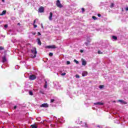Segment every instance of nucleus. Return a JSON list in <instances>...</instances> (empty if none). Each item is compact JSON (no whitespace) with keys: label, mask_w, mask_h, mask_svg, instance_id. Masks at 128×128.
I'll list each match as a JSON object with an SVG mask.
<instances>
[{"label":"nucleus","mask_w":128,"mask_h":128,"mask_svg":"<svg viewBox=\"0 0 128 128\" xmlns=\"http://www.w3.org/2000/svg\"><path fill=\"white\" fill-rule=\"evenodd\" d=\"M32 53L34 54V56H32L33 58L36 57V54H38V52H36V47H33L31 50Z\"/></svg>","instance_id":"obj_1"},{"label":"nucleus","mask_w":128,"mask_h":128,"mask_svg":"<svg viewBox=\"0 0 128 128\" xmlns=\"http://www.w3.org/2000/svg\"><path fill=\"white\" fill-rule=\"evenodd\" d=\"M56 6L58 8H63L62 4H60V0H57L56 2Z\"/></svg>","instance_id":"obj_2"},{"label":"nucleus","mask_w":128,"mask_h":128,"mask_svg":"<svg viewBox=\"0 0 128 128\" xmlns=\"http://www.w3.org/2000/svg\"><path fill=\"white\" fill-rule=\"evenodd\" d=\"M36 78V76L34 74L30 75L29 76V80H34Z\"/></svg>","instance_id":"obj_3"},{"label":"nucleus","mask_w":128,"mask_h":128,"mask_svg":"<svg viewBox=\"0 0 128 128\" xmlns=\"http://www.w3.org/2000/svg\"><path fill=\"white\" fill-rule=\"evenodd\" d=\"M38 12H44V6H41L40 7V8H38Z\"/></svg>","instance_id":"obj_4"},{"label":"nucleus","mask_w":128,"mask_h":128,"mask_svg":"<svg viewBox=\"0 0 128 128\" xmlns=\"http://www.w3.org/2000/svg\"><path fill=\"white\" fill-rule=\"evenodd\" d=\"M46 48H56V45L47 46Z\"/></svg>","instance_id":"obj_5"},{"label":"nucleus","mask_w":128,"mask_h":128,"mask_svg":"<svg viewBox=\"0 0 128 128\" xmlns=\"http://www.w3.org/2000/svg\"><path fill=\"white\" fill-rule=\"evenodd\" d=\"M82 66H86V60H84V59L82 58Z\"/></svg>","instance_id":"obj_6"},{"label":"nucleus","mask_w":128,"mask_h":128,"mask_svg":"<svg viewBox=\"0 0 128 128\" xmlns=\"http://www.w3.org/2000/svg\"><path fill=\"white\" fill-rule=\"evenodd\" d=\"M40 106L41 108H48V104H43Z\"/></svg>","instance_id":"obj_7"},{"label":"nucleus","mask_w":128,"mask_h":128,"mask_svg":"<svg viewBox=\"0 0 128 128\" xmlns=\"http://www.w3.org/2000/svg\"><path fill=\"white\" fill-rule=\"evenodd\" d=\"M118 102H121V104H126V102L124 101L123 100H118Z\"/></svg>","instance_id":"obj_8"},{"label":"nucleus","mask_w":128,"mask_h":128,"mask_svg":"<svg viewBox=\"0 0 128 128\" xmlns=\"http://www.w3.org/2000/svg\"><path fill=\"white\" fill-rule=\"evenodd\" d=\"M49 20H52V12H50L49 16Z\"/></svg>","instance_id":"obj_9"},{"label":"nucleus","mask_w":128,"mask_h":128,"mask_svg":"<svg viewBox=\"0 0 128 128\" xmlns=\"http://www.w3.org/2000/svg\"><path fill=\"white\" fill-rule=\"evenodd\" d=\"M38 40V44H39V46H42V42H40V38H38L37 39Z\"/></svg>","instance_id":"obj_10"},{"label":"nucleus","mask_w":128,"mask_h":128,"mask_svg":"<svg viewBox=\"0 0 128 128\" xmlns=\"http://www.w3.org/2000/svg\"><path fill=\"white\" fill-rule=\"evenodd\" d=\"M94 104H95V105L98 104L100 106H102V105H104V103H102V102H97L96 103H94Z\"/></svg>","instance_id":"obj_11"},{"label":"nucleus","mask_w":128,"mask_h":128,"mask_svg":"<svg viewBox=\"0 0 128 128\" xmlns=\"http://www.w3.org/2000/svg\"><path fill=\"white\" fill-rule=\"evenodd\" d=\"M88 76V72H84L82 73V76Z\"/></svg>","instance_id":"obj_12"},{"label":"nucleus","mask_w":128,"mask_h":128,"mask_svg":"<svg viewBox=\"0 0 128 128\" xmlns=\"http://www.w3.org/2000/svg\"><path fill=\"white\" fill-rule=\"evenodd\" d=\"M6 62V56H4L2 58V62Z\"/></svg>","instance_id":"obj_13"},{"label":"nucleus","mask_w":128,"mask_h":128,"mask_svg":"<svg viewBox=\"0 0 128 128\" xmlns=\"http://www.w3.org/2000/svg\"><path fill=\"white\" fill-rule=\"evenodd\" d=\"M6 14V10H3L2 13L0 14V16H4V14Z\"/></svg>","instance_id":"obj_14"},{"label":"nucleus","mask_w":128,"mask_h":128,"mask_svg":"<svg viewBox=\"0 0 128 128\" xmlns=\"http://www.w3.org/2000/svg\"><path fill=\"white\" fill-rule=\"evenodd\" d=\"M114 3H111V4L110 5V8H114Z\"/></svg>","instance_id":"obj_15"},{"label":"nucleus","mask_w":128,"mask_h":128,"mask_svg":"<svg viewBox=\"0 0 128 128\" xmlns=\"http://www.w3.org/2000/svg\"><path fill=\"white\" fill-rule=\"evenodd\" d=\"M112 38H113V40H118V37H116V36H112Z\"/></svg>","instance_id":"obj_16"},{"label":"nucleus","mask_w":128,"mask_h":128,"mask_svg":"<svg viewBox=\"0 0 128 128\" xmlns=\"http://www.w3.org/2000/svg\"><path fill=\"white\" fill-rule=\"evenodd\" d=\"M32 128H38V126L36 124L31 125Z\"/></svg>","instance_id":"obj_17"},{"label":"nucleus","mask_w":128,"mask_h":128,"mask_svg":"<svg viewBox=\"0 0 128 128\" xmlns=\"http://www.w3.org/2000/svg\"><path fill=\"white\" fill-rule=\"evenodd\" d=\"M29 94H30V96H33L34 93L32 91H30L29 92Z\"/></svg>","instance_id":"obj_18"},{"label":"nucleus","mask_w":128,"mask_h":128,"mask_svg":"<svg viewBox=\"0 0 128 128\" xmlns=\"http://www.w3.org/2000/svg\"><path fill=\"white\" fill-rule=\"evenodd\" d=\"M92 18H93V20H98V18H96V16H92Z\"/></svg>","instance_id":"obj_19"},{"label":"nucleus","mask_w":128,"mask_h":128,"mask_svg":"<svg viewBox=\"0 0 128 128\" xmlns=\"http://www.w3.org/2000/svg\"><path fill=\"white\" fill-rule=\"evenodd\" d=\"M99 88H104V85H100V86H99Z\"/></svg>","instance_id":"obj_20"},{"label":"nucleus","mask_w":128,"mask_h":128,"mask_svg":"<svg viewBox=\"0 0 128 128\" xmlns=\"http://www.w3.org/2000/svg\"><path fill=\"white\" fill-rule=\"evenodd\" d=\"M54 56V54L52 52H50L49 54V56Z\"/></svg>","instance_id":"obj_21"},{"label":"nucleus","mask_w":128,"mask_h":128,"mask_svg":"<svg viewBox=\"0 0 128 128\" xmlns=\"http://www.w3.org/2000/svg\"><path fill=\"white\" fill-rule=\"evenodd\" d=\"M98 54H102V52H100V50H98Z\"/></svg>","instance_id":"obj_22"},{"label":"nucleus","mask_w":128,"mask_h":128,"mask_svg":"<svg viewBox=\"0 0 128 128\" xmlns=\"http://www.w3.org/2000/svg\"><path fill=\"white\" fill-rule=\"evenodd\" d=\"M66 72H64V73H62L61 74V76H66Z\"/></svg>","instance_id":"obj_23"},{"label":"nucleus","mask_w":128,"mask_h":128,"mask_svg":"<svg viewBox=\"0 0 128 128\" xmlns=\"http://www.w3.org/2000/svg\"><path fill=\"white\" fill-rule=\"evenodd\" d=\"M40 94H44V92L42 90H40Z\"/></svg>","instance_id":"obj_24"},{"label":"nucleus","mask_w":128,"mask_h":128,"mask_svg":"<svg viewBox=\"0 0 128 128\" xmlns=\"http://www.w3.org/2000/svg\"><path fill=\"white\" fill-rule=\"evenodd\" d=\"M76 78H80V75H78V74H76Z\"/></svg>","instance_id":"obj_25"},{"label":"nucleus","mask_w":128,"mask_h":128,"mask_svg":"<svg viewBox=\"0 0 128 128\" xmlns=\"http://www.w3.org/2000/svg\"><path fill=\"white\" fill-rule=\"evenodd\" d=\"M74 62H76V64H78V61L76 60H74Z\"/></svg>","instance_id":"obj_26"},{"label":"nucleus","mask_w":128,"mask_h":128,"mask_svg":"<svg viewBox=\"0 0 128 128\" xmlns=\"http://www.w3.org/2000/svg\"><path fill=\"white\" fill-rule=\"evenodd\" d=\"M84 126V128H88V124H86V123H85Z\"/></svg>","instance_id":"obj_27"},{"label":"nucleus","mask_w":128,"mask_h":128,"mask_svg":"<svg viewBox=\"0 0 128 128\" xmlns=\"http://www.w3.org/2000/svg\"><path fill=\"white\" fill-rule=\"evenodd\" d=\"M66 64H70V61H67V62H66Z\"/></svg>","instance_id":"obj_28"},{"label":"nucleus","mask_w":128,"mask_h":128,"mask_svg":"<svg viewBox=\"0 0 128 128\" xmlns=\"http://www.w3.org/2000/svg\"><path fill=\"white\" fill-rule=\"evenodd\" d=\"M44 88H48V84H45L44 86Z\"/></svg>","instance_id":"obj_29"},{"label":"nucleus","mask_w":128,"mask_h":128,"mask_svg":"<svg viewBox=\"0 0 128 128\" xmlns=\"http://www.w3.org/2000/svg\"><path fill=\"white\" fill-rule=\"evenodd\" d=\"M4 50V47H2V46H0V50Z\"/></svg>","instance_id":"obj_30"},{"label":"nucleus","mask_w":128,"mask_h":128,"mask_svg":"<svg viewBox=\"0 0 128 128\" xmlns=\"http://www.w3.org/2000/svg\"><path fill=\"white\" fill-rule=\"evenodd\" d=\"M54 102V99H51L50 100V102Z\"/></svg>","instance_id":"obj_31"},{"label":"nucleus","mask_w":128,"mask_h":128,"mask_svg":"<svg viewBox=\"0 0 128 128\" xmlns=\"http://www.w3.org/2000/svg\"><path fill=\"white\" fill-rule=\"evenodd\" d=\"M33 26H34V28H38V26L36 24H34Z\"/></svg>","instance_id":"obj_32"},{"label":"nucleus","mask_w":128,"mask_h":128,"mask_svg":"<svg viewBox=\"0 0 128 128\" xmlns=\"http://www.w3.org/2000/svg\"><path fill=\"white\" fill-rule=\"evenodd\" d=\"M4 28H8V24H5L4 26Z\"/></svg>","instance_id":"obj_33"},{"label":"nucleus","mask_w":128,"mask_h":128,"mask_svg":"<svg viewBox=\"0 0 128 128\" xmlns=\"http://www.w3.org/2000/svg\"><path fill=\"white\" fill-rule=\"evenodd\" d=\"M82 12H84V8H82Z\"/></svg>","instance_id":"obj_34"},{"label":"nucleus","mask_w":128,"mask_h":128,"mask_svg":"<svg viewBox=\"0 0 128 128\" xmlns=\"http://www.w3.org/2000/svg\"><path fill=\"white\" fill-rule=\"evenodd\" d=\"M38 36H41L42 35V34L40 32H38Z\"/></svg>","instance_id":"obj_35"},{"label":"nucleus","mask_w":128,"mask_h":128,"mask_svg":"<svg viewBox=\"0 0 128 128\" xmlns=\"http://www.w3.org/2000/svg\"><path fill=\"white\" fill-rule=\"evenodd\" d=\"M36 20H34L33 24H35Z\"/></svg>","instance_id":"obj_36"},{"label":"nucleus","mask_w":128,"mask_h":128,"mask_svg":"<svg viewBox=\"0 0 128 128\" xmlns=\"http://www.w3.org/2000/svg\"><path fill=\"white\" fill-rule=\"evenodd\" d=\"M98 16H99V17H100V16H102V15H100V14H98Z\"/></svg>","instance_id":"obj_37"},{"label":"nucleus","mask_w":128,"mask_h":128,"mask_svg":"<svg viewBox=\"0 0 128 128\" xmlns=\"http://www.w3.org/2000/svg\"><path fill=\"white\" fill-rule=\"evenodd\" d=\"M50 126H52H52H54V124H50Z\"/></svg>","instance_id":"obj_38"},{"label":"nucleus","mask_w":128,"mask_h":128,"mask_svg":"<svg viewBox=\"0 0 128 128\" xmlns=\"http://www.w3.org/2000/svg\"><path fill=\"white\" fill-rule=\"evenodd\" d=\"M45 84H48V82L47 81L45 82Z\"/></svg>","instance_id":"obj_39"},{"label":"nucleus","mask_w":128,"mask_h":128,"mask_svg":"<svg viewBox=\"0 0 128 128\" xmlns=\"http://www.w3.org/2000/svg\"><path fill=\"white\" fill-rule=\"evenodd\" d=\"M126 10H128V7H126Z\"/></svg>","instance_id":"obj_40"},{"label":"nucleus","mask_w":128,"mask_h":128,"mask_svg":"<svg viewBox=\"0 0 128 128\" xmlns=\"http://www.w3.org/2000/svg\"><path fill=\"white\" fill-rule=\"evenodd\" d=\"M16 106H14V110H16Z\"/></svg>","instance_id":"obj_41"},{"label":"nucleus","mask_w":128,"mask_h":128,"mask_svg":"<svg viewBox=\"0 0 128 128\" xmlns=\"http://www.w3.org/2000/svg\"><path fill=\"white\" fill-rule=\"evenodd\" d=\"M18 26H20V23H18Z\"/></svg>","instance_id":"obj_42"},{"label":"nucleus","mask_w":128,"mask_h":128,"mask_svg":"<svg viewBox=\"0 0 128 128\" xmlns=\"http://www.w3.org/2000/svg\"><path fill=\"white\" fill-rule=\"evenodd\" d=\"M80 52H84V50H80Z\"/></svg>","instance_id":"obj_43"},{"label":"nucleus","mask_w":128,"mask_h":128,"mask_svg":"<svg viewBox=\"0 0 128 128\" xmlns=\"http://www.w3.org/2000/svg\"><path fill=\"white\" fill-rule=\"evenodd\" d=\"M85 44H86V46H88V43L86 42V43H85Z\"/></svg>","instance_id":"obj_44"},{"label":"nucleus","mask_w":128,"mask_h":128,"mask_svg":"<svg viewBox=\"0 0 128 128\" xmlns=\"http://www.w3.org/2000/svg\"><path fill=\"white\" fill-rule=\"evenodd\" d=\"M2 2H4V0H2Z\"/></svg>","instance_id":"obj_45"},{"label":"nucleus","mask_w":128,"mask_h":128,"mask_svg":"<svg viewBox=\"0 0 128 128\" xmlns=\"http://www.w3.org/2000/svg\"><path fill=\"white\" fill-rule=\"evenodd\" d=\"M33 34L34 36L36 34V33H33Z\"/></svg>","instance_id":"obj_46"},{"label":"nucleus","mask_w":128,"mask_h":128,"mask_svg":"<svg viewBox=\"0 0 128 128\" xmlns=\"http://www.w3.org/2000/svg\"><path fill=\"white\" fill-rule=\"evenodd\" d=\"M42 28H44V26H42Z\"/></svg>","instance_id":"obj_47"}]
</instances>
